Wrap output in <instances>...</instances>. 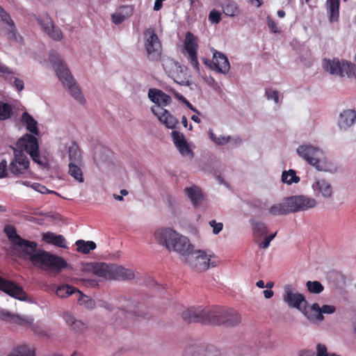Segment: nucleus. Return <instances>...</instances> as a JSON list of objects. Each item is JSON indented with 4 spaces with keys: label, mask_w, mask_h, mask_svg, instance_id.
<instances>
[{
    "label": "nucleus",
    "mask_w": 356,
    "mask_h": 356,
    "mask_svg": "<svg viewBox=\"0 0 356 356\" xmlns=\"http://www.w3.org/2000/svg\"><path fill=\"white\" fill-rule=\"evenodd\" d=\"M181 123L184 125V127H188V120L185 115H183L181 118Z\"/></svg>",
    "instance_id": "obj_62"
},
{
    "label": "nucleus",
    "mask_w": 356,
    "mask_h": 356,
    "mask_svg": "<svg viewBox=\"0 0 356 356\" xmlns=\"http://www.w3.org/2000/svg\"><path fill=\"white\" fill-rule=\"evenodd\" d=\"M184 49L188 54V59L194 70H200V64L197 60V52L198 49L197 38L191 33L187 32L185 35Z\"/></svg>",
    "instance_id": "obj_16"
},
{
    "label": "nucleus",
    "mask_w": 356,
    "mask_h": 356,
    "mask_svg": "<svg viewBox=\"0 0 356 356\" xmlns=\"http://www.w3.org/2000/svg\"><path fill=\"white\" fill-rule=\"evenodd\" d=\"M209 225L213 227V233L214 234L220 233L223 227V224L222 222H217L215 220H211L209 222Z\"/></svg>",
    "instance_id": "obj_51"
},
{
    "label": "nucleus",
    "mask_w": 356,
    "mask_h": 356,
    "mask_svg": "<svg viewBox=\"0 0 356 356\" xmlns=\"http://www.w3.org/2000/svg\"><path fill=\"white\" fill-rule=\"evenodd\" d=\"M211 254H207L202 250H197L192 252L186 257V261L195 271L202 272L211 266L215 267L217 265L216 261H211Z\"/></svg>",
    "instance_id": "obj_10"
},
{
    "label": "nucleus",
    "mask_w": 356,
    "mask_h": 356,
    "mask_svg": "<svg viewBox=\"0 0 356 356\" xmlns=\"http://www.w3.org/2000/svg\"><path fill=\"white\" fill-rule=\"evenodd\" d=\"M312 188L317 194H321L324 197H331L332 195V188L326 180L317 179L312 184Z\"/></svg>",
    "instance_id": "obj_24"
},
{
    "label": "nucleus",
    "mask_w": 356,
    "mask_h": 356,
    "mask_svg": "<svg viewBox=\"0 0 356 356\" xmlns=\"http://www.w3.org/2000/svg\"><path fill=\"white\" fill-rule=\"evenodd\" d=\"M144 46L149 60L159 61L161 59L162 44L154 29L149 28L145 31Z\"/></svg>",
    "instance_id": "obj_9"
},
{
    "label": "nucleus",
    "mask_w": 356,
    "mask_h": 356,
    "mask_svg": "<svg viewBox=\"0 0 356 356\" xmlns=\"http://www.w3.org/2000/svg\"><path fill=\"white\" fill-rule=\"evenodd\" d=\"M4 232L6 234L9 241L15 245L24 250L26 254H30L34 251L37 247V243L34 241H29L22 238L17 234L16 229L10 225H6L4 227Z\"/></svg>",
    "instance_id": "obj_13"
},
{
    "label": "nucleus",
    "mask_w": 356,
    "mask_h": 356,
    "mask_svg": "<svg viewBox=\"0 0 356 356\" xmlns=\"http://www.w3.org/2000/svg\"><path fill=\"white\" fill-rule=\"evenodd\" d=\"M156 241L166 247L169 250H174L179 254L188 256L192 252V245L189 240L170 228L158 229L154 233Z\"/></svg>",
    "instance_id": "obj_1"
},
{
    "label": "nucleus",
    "mask_w": 356,
    "mask_h": 356,
    "mask_svg": "<svg viewBox=\"0 0 356 356\" xmlns=\"http://www.w3.org/2000/svg\"><path fill=\"white\" fill-rule=\"evenodd\" d=\"M300 356H314V353L312 351L304 350L300 352Z\"/></svg>",
    "instance_id": "obj_60"
},
{
    "label": "nucleus",
    "mask_w": 356,
    "mask_h": 356,
    "mask_svg": "<svg viewBox=\"0 0 356 356\" xmlns=\"http://www.w3.org/2000/svg\"><path fill=\"white\" fill-rule=\"evenodd\" d=\"M150 100L156 105L151 108L152 113L168 129H175L178 124V120L163 107L169 105L172 98L162 90L151 88L148 91Z\"/></svg>",
    "instance_id": "obj_3"
},
{
    "label": "nucleus",
    "mask_w": 356,
    "mask_h": 356,
    "mask_svg": "<svg viewBox=\"0 0 356 356\" xmlns=\"http://www.w3.org/2000/svg\"><path fill=\"white\" fill-rule=\"evenodd\" d=\"M283 300L290 307H294L302 313L303 308L309 307L305 296L298 293H293V287L291 284L284 286Z\"/></svg>",
    "instance_id": "obj_14"
},
{
    "label": "nucleus",
    "mask_w": 356,
    "mask_h": 356,
    "mask_svg": "<svg viewBox=\"0 0 356 356\" xmlns=\"http://www.w3.org/2000/svg\"><path fill=\"white\" fill-rule=\"evenodd\" d=\"M76 250L82 254H88L91 250L96 248V243L92 241H85L83 240H78L75 243Z\"/></svg>",
    "instance_id": "obj_33"
},
{
    "label": "nucleus",
    "mask_w": 356,
    "mask_h": 356,
    "mask_svg": "<svg viewBox=\"0 0 356 356\" xmlns=\"http://www.w3.org/2000/svg\"><path fill=\"white\" fill-rule=\"evenodd\" d=\"M201 345L195 343L186 346L184 350L183 356H200Z\"/></svg>",
    "instance_id": "obj_46"
},
{
    "label": "nucleus",
    "mask_w": 356,
    "mask_h": 356,
    "mask_svg": "<svg viewBox=\"0 0 356 356\" xmlns=\"http://www.w3.org/2000/svg\"><path fill=\"white\" fill-rule=\"evenodd\" d=\"M79 164L80 163H69L68 174L78 182L82 183L84 181V178L82 170L79 165Z\"/></svg>",
    "instance_id": "obj_32"
},
{
    "label": "nucleus",
    "mask_w": 356,
    "mask_h": 356,
    "mask_svg": "<svg viewBox=\"0 0 356 356\" xmlns=\"http://www.w3.org/2000/svg\"><path fill=\"white\" fill-rule=\"evenodd\" d=\"M12 107L7 103L0 101V120L8 119L12 114Z\"/></svg>",
    "instance_id": "obj_43"
},
{
    "label": "nucleus",
    "mask_w": 356,
    "mask_h": 356,
    "mask_svg": "<svg viewBox=\"0 0 356 356\" xmlns=\"http://www.w3.org/2000/svg\"><path fill=\"white\" fill-rule=\"evenodd\" d=\"M290 213L308 210L316 205L315 199L305 195H294L286 198Z\"/></svg>",
    "instance_id": "obj_15"
},
{
    "label": "nucleus",
    "mask_w": 356,
    "mask_h": 356,
    "mask_svg": "<svg viewBox=\"0 0 356 356\" xmlns=\"http://www.w3.org/2000/svg\"><path fill=\"white\" fill-rule=\"evenodd\" d=\"M33 188L35 191H38V192H40L41 193H45L47 191H48L49 193H54V191H49L48 189L44 186H42V185L39 184H34L33 185Z\"/></svg>",
    "instance_id": "obj_54"
},
{
    "label": "nucleus",
    "mask_w": 356,
    "mask_h": 356,
    "mask_svg": "<svg viewBox=\"0 0 356 356\" xmlns=\"http://www.w3.org/2000/svg\"><path fill=\"white\" fill-rule=\"evenodd\" d=\"M14 72L8 67L0 62V76L6 81L11 82L14 79Z\"/></svg>",
    "instance_id": "obj_41"
},
{
    "label": "nucleus",
    "mask_w": 356,
    "mask_h": 356,
    "mask_svg": "<svg viewBox=\"0 0 356 356\" xmlns=\"http://www.w3.org/2000/svg\"><path fill=\"white\" fill-rule=\"evenodd\" d=\"M16 146L17 152L26 151L32 160L41 166H46L47 160L45 156H41L39 153V144L38 139L35 136L26 134L22 136L17 142Z\"/></svg>",
    "instance_id": "obj_8"
},
{
    "label": "nucleus",
    "mask_w": 356,
    "mask_h": 356,
    "mask_svg": "<svg viewBox=\"0 0 356 356\" xmlns=\"http://www.w3.org/2000/svg\"><path fill=\"white\" fill-rule=\"evenodd\" d=\"M223 325L234 326L238 324L241 321L240 314L232 308L223 307Z\"/></svg>",
    "instance_id": "obj_22"
},
{
    "label": "nucleus",
    "mask_w": 356,
    "mask_h": 356,
    "mask_svg": "<svg viewBox=\"0 0 356 356\" xmlns=\"http://www.w3.org/2000/svg\"><path fill=\"white\" fill-rule=\"evenodd\" d=\"M223 307L211 306L205 308H190L184 311L181 317L188 323L223 325Z\"/></svg>",
    "instance_id": "obj_2"
},
{
    "label": "nucleus",
    "mask_w": 356,
    "mask_h": 356,
    "mask_svg": "<svg viewBox=\"0 0 356 356\" xmlns=\"http://www.w3.org/2000/svg\"><path fill=\"white\" fill-rule=\"evenodd\" d=\"M336 312L334 305H324L321 307L318 303H314L310 307L303 308L302 314L313 322H321L324 320L323 314H332Z\"/></svg>",
    "instance_id": "obj_12"
},
{
    "label": "nucleus",
    "mask_w": 356,
    "mask_h": 356,
    "mask_svg": "<svg viewBox=\"0 0 356 356\" xmlns=\"http://www.w3.org/2000/svg\"><path fill=\"white\" fill-rule=\"evenodd\" d=\"M200 350V356H221L220 351L212 345H201Z\"/></svg>",
    "instance_id": "obj_37"
},
{
    "label": "nucleus",
    "mask_w": 356,
    "mask_h": 356,
    "mask_svg": "<svg viewBox=\"0 0 356 356\" xmlns=\"http://www.w3.org/2000/svg\"><path fill=\"white\" fill-rule=\"evenodd\" d=\"M184 99V102L186 104V106L191 109V111H193V112L197 113V114H200L199 111L188 102L187 101L185 98H183Z\"/></svg>",
    "instance_id": "obj_58"
},
{
    "label": "nucleus",
    "mask_w": 356,
    "mask_h": 356,
    "mask_svg": "<svg viewBox=\"0 0 356 356\" xmlns=\"http://www.w3.org/2000/svg\"><path fill=\"white\" fill-rule=\"evenodd\" d=\"M268 211L273 216H282L290 213L286 198L282 202L272 205L269 208Z\"/></svg>",
    "instance_id": "obj_30"
},
{
    "label": "nucleus",
    "mask_w": 356,
    "mask_h": 356,
    "mask_svg": "<svg viewBox=\"0 0 356 356\" xmlns=\"http://www.w3.org/2000/svg\"><path fill=\"white\" fill-rule=\"evenodd\" d=\"M277 232H275L273 234H270L266 237H265L264 241L260 243H259V246L261 248L266 249L269 247L270 243L273 238L276 236Z\"/></svg>",
    "instance_id": "obj_52"
},
{
    "label": "nucleus",
    "mask_w": 356,
    "mask_h": 356,
    "mask_svg": "<svg viewBox=\"0 0 356 356\" xmlns=\"http://www.w3.org/2000/svg\"><path fill=\"white\" fill-rule=\"evenodd\" d=\"M8 175L7 162L5 160L0 163V178L6 177Z\"/></svg>",
    "instance_id": "obj_53"
},
{
    "label": "nucleus",
    "mask_w": 356,
    "mask_h": 356,
    "mask_svg": "<svg viewBox=\"0 0 356 356\" xmlns=\"http://www.w3.org/2000/svg\"><path fill=\"white\" fill-rule=\"evenodd\" d=\"M63 318L66 323L76 332H83L86 328V325L81 321L75 319L74 316L69 312L63 313Z\"/></svg>",
    "instance_id": "obj_26"
},
{
    "label": "nucleus",
    "mask_w": 356,
    "mask_h": 356,
    "mask_svg": "<svg viewBox=\"0 0 356 356\" xmlns=\"http://www.w3.org/2000/svg\"><path fill=\"white\" fill-rule=\"evenodd\" d=\"M297 152L300 156L316 170L319 171L324 170L323 161L321 159L323 152L318 148L312 145H301L297 149Z\"/></svg>",
    "instance_id": "obj_11"
},
{
    "label": "nucleus",
    "mask_w": 356,
    "mask_h": 356,
    "mask_svg": "<svg viewBox=\"0 0 356 356\" xmlns=\"http://www.w3.org/2000/svg\"><path fill=\"white\" fill-rule=\"evenodd\" d=\"M264 297L267 299H269L273 296V291L270 289H266L263 291Z\"/></svg>",
    "instance_id": "obj_59"
},
{
    "label": "nucleus",
    "mask_w": 356,
    "mask_h": 356,
    "mask_svg": "<svg viewBox=\"0 0 356 356\" xmlns=\"http://www.w3.org/2000/svg\"><path fill=\"white\" fill-rule=\"evenodd\" d=\"M0 319L18 325H23L25 323L24 319L19 316L5 311L0 312Z\"/></svg>",
    "instance_id": "obj_35"
},
{
    "label": "nucleus",
    "mask_w": 356,
    "mask_h": 356,
    "mask_svg": "<svg viewBox=\"0 0 356 356\" xmlns=\"http://www.w3.org/2000/svg\"><path fill=\"white\" fill-rule=\"evenodd\" d=\"M209 137L216 144L218 145H224L226 144V140L222 139V142H220L219 140H217L218 137L213 133L212 130H210L209 132Z\"/></svg>",
    "instance_id": "obj_57"
},
{
    "label": "nucleus",
    "mask_w": 356,
    "mask_h": 356,
    "mask_svg": "<svg viewBox=\"0 0 356 356\" xmlns=\"http://www.w3.org/2000/svg\"><path fill=\"white\" fill-rule=\"evenodd\" d=\"M22 122L26 129L35 136H39L40 131L38 128V122L34 118L27 112H24L22 115Z\"/></svg>",
    "instance_id": "obj_27"
},
{
    "label": "nucleus",
    "mask_w": 356,
    "mask_h": 356,
    "mask_svg": "<svg viewBox=\"0 0 356 356\" xmlns=\"http://www.w3.org/2000/svg\"><path fill=\"white\" fill-rule=\"evenodd\" d=\"M0 291L18 300H24L26 293L22 286L15 282L3 277L0 275Z\"/></svg>",
    "instance_id": "obj_19"
},
{
    "label": "nucleus",
    "mask_w": 356,
    "mask_h": 356,
    "mask_svg": "<svg viewBox=\"0 0 356 356\" xmlns=\"http://www.w3.org/2000/svg\"><path fill=\"white\" fill-rule=\"evenodd\" d=\"M323 68L332 75L340 77L347 76L349 79L356 78V67L349 61L338 58L332 59L324 58Z\"/></svg>",
    "instance_id": "obj_7"
},
{
    "label": "nucleus",
    "mask_w": 356,
    "mask_h": 356,
    "mask_svg": "<svg viewBox=\"0 0 356 356\" xmlns=\"http://www.w3.org/2000/svg\"><path fill=\"white\" fill-rule=\"evenodd\" d=\"M184 191L186 195L195 207L199 206L202 203L203 200V195L199 187L193 186L189 188H186Z\"/></svg>",
    "instance_id": "obj_25"
},
{
    "label": "nucleus",
    "mask_w": 356,
    "mask_h": 356,
    "mask_svg": "<svg viewBox=\"0 0 356 356\" xmlns=\"http://www.w3.org/2000/svg\"><path fill=\"white\" fill-rule=\"evenodd\" d=\"M221 20V13L213 9L210 11L209 21L212 24H218Z\"/></svg>",
    "instance_id": "obj_47"
},
{
    "label": "nucleus",
    "mask_w": 356,
    "mask_h": 356,
    "mask_svg": "<svg viewBox=\"0 0 356 356\" xmlns=\"http://www.w3.org/2000/svg\"><path fill=\"white\" fill-rule=\"evenodd\" d=\"M222 11L227 16L235 17L240 14L241 10L235 1H226L222 5Z\"/></svg>",
    "instance_id": "obj_31"
},
{
    "label": "nucleus",
    "mask_w": 356,
    "mask_h": 356,
    "mask_svg": "<svg viewBox=\"0 0 356 356\" xmlns=\"http://www.w3.org/2000/svg\"><path fill=\"white\" fill-rule=\"evenodd\" d=\"M113 22L116 24L122 23L125 19L124 16L120 14H113L112 15Z\"/></svg>",
    "instance_id": "obj_55"
},
{
    "label": "nucleus",
    "mask_w": 356,
    "mask_h": 356,
    "mask_svg": "<svg viewBox=\"0 0 356 356\" xmlns=\"http://www.w3.org/2000/svg\"><path fill=\"white\" fill-rule=\"evenodd\" d=\"M172 137L176 147L181 154L188 155L191 153V150L181 133L173 131L172 132Z\"/></svg>",
    "instance_id": "obj_23"
},
{
    "label": "nucleus",
    "mask_w": 356,
    "mask_h": 356,
    "mask_svg": "<svg viewBox=\"0 0 356 356\" xmlns=\"http://www.w3.org/2000/svg\"><path fill=\"white\" fill-rule=\"evenodd\" d=\"M88 270L105 280H132L135 277L132 270L113 264L93 262L88 266Z\"/></svg>",
    "instance_id": "obj_4"
},
{
    "label": "nucleus",
    "mask_w": 356,
    "mask_h": 356,
    "mask_svg": "<svg viewBox=\"0 0 356 356\" xmlns=\"http://www.w3.org/2000/svg\"><path fill=\"white\" fill-rule=\"evenodd\" d=\"M267 24L270 31L274 33H277L281 32L280 28L277 26V24L275 22L274 19H273L270 17H267Z\"/></svg>",
    "instance_id": "obj_49"
},
{
    "label": "nucleus",
    "mask_w": 356,
    "mask_h": 356,
    "mask_svg": "<svg viewBox=\"0 0 356 356\" xmlns=\"http://www.w3.org/2000/svg\"><path fill=\"white\" fill-rule=\"evenodd\" d=\"M266 95L267 96L268 99H273L275 103H278L279 93L277 90H273L271 88H266Z\"/></svg>",
    "instance_id": "obj_50"
},
{
    "label": "nucleus",
    "mask_w": 356,
    "mask_h": 356,
    "mask_svg": "<svg viewBox=\"0 0 356 356\" xmlns=\"http://www.w3.org/2000/svg\"><path fill=\"white\" fill-rule=\"evenodd\" d=\"M44 31L49 35L51 38L55 40H60L63 38V33L60 29L55 26L51 22L50 23V26L47 25L44 26L42 24Z\"/></svg>",
    "instance_id": "obj_34"
},
{
    "label": "nucleus",
    "mask_w": 356,
    "mask_h": 356,
    "mask_svg": "<svg viewBox=\"0 0 356 356\" xmlns=\"http://www.w3.org/2000/svg\"><path fill=\"white\" fill-rule=\"evenodd\" d=\"M355 119V111L352 109L345 110L339 115L338 125L341 129H346L354 124Z\"/></svg>",
    "instance_id": "obj_20"
},
{
    "label": "nucleus",
    "mask_w": 356,
    "mask_h": 356,
    "mask_svg": "<svg viewBox=\"0 0 356 356\" xmlns=\"http://www.w3.org/2000/svg\"><path fill=\"white\" fill-rule=\"evenodd\" d=\"M256 285L260 289H263L265 287V284L263 280H259L258 282H257Z\"/></svg>",
    "instance_id": "obj_61"
},
{
    "label": "nucleus",
    "mask_w": 356,
    "mask_h": 356,
    "mask_svg": "<svg viewBox=\"0 0 356 356\" xmlns=\"http://www.w3.org/2000/svg\"><path fill=\"white\" fill-rule=\"evenodd\" d=\"M76 291L79 296L78 301L81 305H83L88 309H92L94 307L95 302L92 298L83 295L79 290H76Z\"/></svg>",
    "instance_id": "obj_42"
},
{
    "label": "nucleus",
    "mask_w": 356,
    "mask_h": 356,
    "mask_svg": "<svg viewBox=\"0 0 356 356\" xmlns=\"http://www.w3.org/2000/svg\"><path fill=\"white\" fill-rule=\"evenodd\" d=\"M316 356H339L335 353L329 354L325 345L318 343L316 346Z\"/></svg>",
    "instance_id": "obj_48"
},
{
    "label": "nucleus",
    "mask_w": 356,
    "mask_h": 356,
    "mask_svg": "<svg viewBox=\"0 0 356 356\" xmlns=\"http://www.w3.org/2000/svg\"><path fill=\"white\" fill-rule=\"evenodd\" d=\"M8 356H35V350L27 346H21Z\"/></svg>",
    "instance_id": "obj_40"
},
{
    "label": "nucleus",
    "mask_w": 356,
    "mask_h": 356,
    "mask_svg": "<svg viewBox=\"0 0 356 356\" xmlns=\"http://www.w3.org/2000/svg\"><path fill=\"white\" fill-rule=\"evenodd\" d=\"M308 291L312 293H321L324 287L322 284L318 281H307L306 283Z\"/></svg>",
    "instance_id": "obj_44"
},
{
    "label": "nucleus",
    "mask_w": 356,
    "mask_h": 356,
    "mask_svg": "<svg viewBox=\"0 0 356 356\" xmlns=\"http://www.w3.org/2000/svg\"><path fill=\"white\" fill-rule=\"evenodd\" d=\"M282 181L287 184H291L293 183L297 184L300 181V177L296 176L294 170H289V171L285 170L282 172Z\"/></svg>",
    "instance_id": "obj_38"
},
{
    "label": "nucleus",
    "mask_w": 356,
    "mask_h": 356,
    "mask_svg": "<svg viewBox=\"0 0 356 356\" xmlns=\"http://www.w3.org/2000/svg\"><path fill=\"white\" fill-rule=\"evenodd\" d=\"M278 17L283 18L285 16V12L282 10H280L277 13Z\"/></svg>",
    "instance_id": "obj_63"
},
{
    "label": "nucleus",
    "mask_w": 356,
    "mask_h": 356,
    "mask_svg": "<svg viewBox=\"0 0 356 356\" xmlns=\"http://www.w3.org/2000/svg\"><path fill=\"white\" fill-rule=\"evenodd\" d=\"M42 239L49 244L56 245L59 248H65V238L62 235H56L53 232L44 233Z\"/></svg>",
    "instance_id": "obj_28"
},
{
    "label": "nucleus",
    "mask_w": 356,
    "mask_h": 356,
    "mask_svg": "<svg viewBox=\"0 0 356 356\" xmlns=\"http://www.w3.org/2000/svg\"><path fill=\"white\" fill-rule=\"evenodd\" d=\"M76 290H78L76 288L68 284L60 285L56 289V295L63 298L75 293H77Z\"/></svg>",
    "instance_id": "obj_36"
},
{
    "label": "nucleus",
    "mask_w": 356,
    "mask_h": 356,
    "mask_svg": "<svg viewBox=\"0 0 356 356\" xmlns=\"http://www.w3.org/2000/svg\"><path fill=\"white\" fill-rule=\"evenodd\" d=\"M191 120L197 123L200 122V119L198 118V116L195 115H192Z\"/></svg>",
    "instance_id": "obj_64"
},
{
    "label": "nucleus",
    "mask_w": 356,
    "mask_h": 356,
    "mask_svg": "<svg viewBox=\"0 0 356 356\" xmlns=\"http://www.w3.org/2000/svg\"><path fill=\"white\" fill-rule=\"evenodd\" d=\"M49 60L50 62L53 63L56 74L63 86L67 88L71 95L78 102L82 104H84L86 100L79 87L76 84L69 69L63 63L59 56L57 54H51Z\"/></svg>",
    "instance_id": "obj_5"
},
{
    "label": "nucleus",
    "mask_w": 356,
    "mask_h": 356,
    "mask_svg": "<svg viewBox=\"0 0 356 356\" xmlns=\"http://www.w3.org/2000/svg\"><path fill=\"white\" fill-rule=\"evenodd\" d=\"M36 249L30 254L31 261L36 266L43 270H51L55 272H59L67 267L66 261L58 256L54 255L46 251H39L35 252Z\"/></svg>",
    "instance_id": "obj_6"
},
{
    "label": "nucleus",
    "mask_w": 356,
    "mask_h": 356,
    "mask_svg": "<svg viewBox=\"0 0 356 356\" xmlns=\"http://www.w3.org/2000/svg\"><path fill=\"white\" fill-rule=\"evenodd\" d=\"M68 156L70 163H81L82 161V155L81 149L78 144L73 142L68 149Z\"/></svg>",
    "instance_id": "obj_29"
},
{
    "label": "nucleus",
    "mask_w": 356,
    "mask_h": 356,
    "mask_svg": "<svg viewBox=\"0 0 356 356\" xmlns=\"http://www.w3.org/2000/svg\"><path fill=\"white\" fill-rule=\"evenodd\" d=\"M325 7L329 21L337 22L339 18L340 0H326Z\"/></svg>",
    "instance_id": "obj_21"
},
{
    "label": "nucleus",
    "mask_w": 356,
    "mask_h": 356,
    "mask_svg": "<svg viewBox=\"0 0 356 356\" xmlns=\"http://www.w3.org/2000/svg\"><path fill=\"white\" fill-rule=\"evenodd\" d=\"M14 154L15 159L10 163L8 171L14 176L19 177L29 169V161L24 152L15 149Z\"/></svg>",
    "instance_id": "obj_18"
},
{
    "label": "nucleus",
    "mask_w": 356,
    "mask_h": 356,
    "mask_svg": "<svg viewBox=\"0 0 356 356\" xmlns=\"http://www.w3.org/2000/svg\"><path fill=\"white\" fill-rule=\"evenodd\" d=\"M14 85L18 91H22L24 87V81L17 78H15Z\"/></svg>",
    "instance_id": "obj_56"
},
{
    "label": "nucleus",
    "mask_w": 356,
    "mask_h": 356,
    "mask_svg": "<svg viewBox=\"0 0 356 356\" xmlns=\"http://www.w3.org/2000/svg\"><path fill=\"white\" fill-rule=\"evenodd\" d=\"M211 51L213 53L211 62L207 58H203L204 63L209 65L211 69L218 72H220L222 74L227 73L230 69V65L227 56L213 48L211 49Z\"/></svg>",
    "instance_id": "obj_17"
},
{
    "label": "nucleus",
    "mask_w": 356,
    "mask_h": 356,
    "mask_svg": "<svg viewBox=\"0 0 356 356\" xmlns=\"http://www.w3.org/2000/svg\"><path fill=\"white\" fill-rule=\"evenodd\" d=\"M252 225L254 233L258 236H261L267 234V227L264 222L253 221Z\"/></svg>",
    "instance_id": "obj_45"
},
{
    "label": "nucleus",
    "mask_w": 356,
    "mask_h": 356,
    "mask_svg": "<svg viewBox=\"0 0 356 356\" xmlns=\"http://www.w3.org/2000/svg\"><path fill=\"white\" fill-rule=\"evenodd\" d=\"M0 21L4 22L8 24L10 28V32L11 33H15L16 29L14 24V22L11 19L10 15L4 10V9L0 6Z\"/></svg>",
    "instance_id": "obj_39"
}]
</instances>
